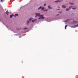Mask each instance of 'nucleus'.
I'll use <instances>...</instances> for the list:
<instances>
[{
	"instance_id": "obj_26",
	"label": "nucleus",
	"mask_w": 78,
	"mask_h": 78,
	"mask_svg": "<svg viewBox=\"0 0 78 78\" xmlns=\"http://www.w3.org/2000/svg\"><path fill=\"white\" fill-rule=\"evenodd\" d=\"M57 10H59V9H57Z\"/></svg>"
},
{
	"instance_id": "obj_2",
	"label": "nucleus",
	"mask_w": 78,
	"mask_h": 78,
	"mask_svg": "<svg viewBox=\"0 0 78 78\" xmlns=\"http://www.w3.org/2000/svg\"><path fill=\"white\" fill-rule=\"evenodd\" d=\"M78 27V24L76 25L75 26H71V28H75L76 27Z\"/></svg>"
},
{
	"instance_id": "obj_4",
	"label": "nucleus",
	"mask_w": 78,
	"mask_h": 78,
	"mask_svg": "<svg viewBox=\"0 0 78 78\" xmlns=\"http://www.w3.org/2000/svg\"><path fill=\"white\" fill-rule=\"evenodd\" d=\"M72 23H77V21L75 20L73 21V22H72Z\"/></svg>"
},
{
	"instance_id": "obj_10",
	"label": "nucleus",
	"mask_w": 78,
	"mask_h": 78,
	"mask_svg": "<svg viewBox=\"0 0 78 78\" xmlns=\"http://www.w3.org/2000/svg\"><path fill=\"white\" fill-rule=\"evenodd\" d=\"M5 14H6L7 15H8L9 14V12H8V11H6L5 12Z\"/></svg>"
},
{
	"instance_id": "obj_5",
	"label": "nucleus",
	"mask_w": 78,
	"mask_h": 78,
	"mask_svg": "<svg viewBox=\"0 0 78 78\" xmlns=\"http://www.w3.org/2000/svg\"><path fill=\"white\" fill-rule=\"evenodd\" d=\"M30 22H31V21L29 20L27 21V25H29V23H30Z\"/></svg>"
},
{
	"instance_id": "obj_16",
	"label": "nucleus",
	"mask_w": 78,
	"mask_h": 78,
	"mask_svg": "<svg viewBox=\"0 0 78 78\" xmlns=\"http://www.w3.org/2000/svg\"><path fill=\"white\" fill-rule=\"evenodd\" d=\"M67 25H66L65 26V30H66V28H67Z\"/></svg>"
},
{
	"instance_id": "obj_13",
	"label": "nucleus",
	"mask_w": 78,
	"mask_h": 78,
	"mask_svg": "<svg viewBox=\"0 0 78 78\" xmlns=\"http://www.w3.org/2000/svg\"><path fill=\"white\" fill-rule=\"evenodd\" d=\"M43 11H44V12H45V11H48V9H45Z\"/></svg>"
},
{
	"instance_id": "obj_7",
	"label": "nucleus",
	"mask_w": 78,
	"mask_h": 78,
	"mask_svg": "<svg viewBox=\"0 0 78 78\" xmlns=\"http://www.w3.org/2000/svg\"><path fill=\"white\" fill-rule=\"evenodd\" d=\"M36 20H37V19H34L33 20H32V22H35V21H36Z\"/></svg>"
},
{
	"instance_id": "obj_18",
	"label": "nucleus",
	"mask_w": 78,
	"mask_h": 78,
	"mask_svg": "<svg viewBox=\"0 0 78 78\" xmlns=\"http://www.w3.org/2000/svg\"><path fill=\"white\" fill-rule=\"evenodd\" d=\"M69 4H70V5H74V4L72 3L71 2H69Z\"/></svg>"
},
{
	"instance_id": "obj_6",
	"label": "nucleus",
	"mask_w": 78,
	"mask_h": 78,
	"mask_svg": "<svg viewBox=\"0 0 78 78\" xmlns=\"http://www.w3.org/2000/svg\"><path fill=\"white\" fill-rule=\"evenodd\" d=\"M61 1H62H62L57 0V1H55V3H58V2H61Z\"/></svg>"
},
{
	"instance_id": "obj_21",
	"label": "nucleus",
	"mask_w": 78,
	"mask_h": 78,
	"mask_svg": "<svg viewBox=\"0 0 78 78\" xmlns=\"http://www.w3.org/2000/svg\"><path fill=\"white\" fill-rule=\"evenodd\" d=\"M27 29H28V28L27 27H25V28H24V30H27Z\"/></svg>"
},
{
	"instance_id": "obj_19",
	"label": "nucleus",
	"mask_w": 78,
	"mask_h": 78,
	"mask_svg": "<svg viewBox=\"0 0 78 78\" xmlns=\"http://www.w3.org/2000/svg\"><path fill=\"white\" fill-rule=\"evenodd\" d=\"M76 8H72L73 9H76Z\"/></svg>"
},
{
	"instance_id": "obj_24",
	"label": "nucleus",
	"mask_w": 78,
	"mask_h": 78,
	"mask_svg": "<svg viewBox=\"0 0 78 78\" xmlns=\"http://www.w3.org/2000/svg\"><path fill=\"white\" fill-rule=\"evenodd\" d=\"M69 8H72V6H70V7H69Z\"/></svg>"
},
{
	"instance_id": "obj_9",
	"label": "nucleus",
	"mask_w": 78,
	"mask_h": 78,
	"mask_svg": "<svg viewBox=\"0 0 78 78\" xmlns=\"http://www.w3.org/2000/svg\"><path fill=\"white\" fill-rule=\"evenodd\" d=\"M48 8H49V9H52V8H53L52 7H50V5H49V6H48Z\"/></svg>"
},
{
	"instance_id": "obj_28",
	"label": "nucleus",
	"mask_w": 78,
	"mask_h": 78,
	"mask_svg": "<svg viewBox=\"0 0 78 78\" xmlns=\"http://www.w3.org/2000/svg\"><path fill=\"white\" fill-rule=\"evenodd\" d=\"M58 15H57V16H58Z\"/></svg>"
},
{
	"instance_id": "obj_23",
	"label": "nucleus",
	"mask_w": 78,
	"mask_h": 78,
	"mask_svg": "<svg viewBox=\"0 0 78 78\" xmlns=\"http://www.w3.org/2000/svg\"><path fill=\"white\" fill-rule=\"evenodd\" d=\"M45 5H46V4H44V6H45Z\"/></svg>"
},
{
	"instance_id": "obj_11",
	"label": "nucleus",
	"mask_w": 78,
	"mask_h": 78,
	"mask_svg": "<svg viewBox=\"0 0 78 78\" xmlns=\"http://www.w3.org/2000/svg\"><path fill=\"white\" fill-rule=\"evenodd\" d=\"M13 16H14V15H10V18H11L12 17H13Z\"/></svg>"
},
{
	"instance_id": "obj_20",
	"label": "nucleus",
	"mask_w": 78,
	"mask_h": 78,
	"mask_svg": "<svg viewBox=\"0 0 78 78\" xmlns=\"http://www.w3.org/2000/svg\"><path fill=\"white\" fill-rule=\"evenodd\" d=\"M69 20H70L68 19L65 21V22H68V21H69Z\"/></svg>"
},
{
	"instance_id": "obj_27",
	"label": "nucleus",
	"mask_w": 78,
	"mask_h": 78,
	"mask_svg": "<svg viewBox=\"0 0 78 78\" xmlns=\"http://www.w3.org/2000/svg\"><path fill=\"white\" fill-rule=\"evenodd\" d=\"M58 8H59V7H58Z\"/></svg>"
},
{
	"instance_id": "obj_14",
	"label": "nucleus",
	"mask_w": 78,
	"mask_h": 78,
	"mask_svg": "<svg viewBox=\"0 0 78 78\" xmlns=\"http://www.w3.org/2000/svg\"><path fill=\"white\" fill-rule=\"evenodd\" d=\"M33 20V18H30L29 19V21H31V20Z\"/></svg>"
},
{
	"instance_id": "obj_1",
	"label": "nucleus",
	"mask_w": 78,
	"mask_h": 78,
	"mask_svg": "<svg viewBox=\"0 0 78 78\" xmlns=\"http://www.w3.org/2000/svg\"><path fill=\"white\" fill-rule=\"evenodd\" d=\"M35 15L36 16H35V17H37V16L40 17V18H38V19H43L45 18V17H44V15H41L40 13H36L35 14Z\"/></svg>"
},
{
	"instance_id": "obj_25",
	"label": "nucleus",
	"mask_w": 78,
	"mask_h": 78,
	"mask_svg": "<svg viewBox=\"0 0 78 78\" xmlns=\"http://www.w3.org/2000/svg\"><path fill=\"white\" fill-rule=\"evenodd\" d=\"M61 12H59V13H60V14H61Z\"/></svg>"
},
{
	"instance_id": "obj_3",
	"label": "nucleus",
	"mask_w": 78,
	"mask_h": 78,
	"mask_svg": "<svg viewBox=\"0 0 78 78\" xmlns=\"http://www.w3.org/2000/svg\"><path fill=\"white\" fill-rule=\"evenodd\" d=\"M62 7V8H66V7L65 5H63Z\"/></svg>"
},
{
	"instance_id": "obj_15",
	"label": "nucleus",
	"mask_w": 78,
	"mask_h": 78,
	"mask_svg": "<svg viewBox=\"0 0 78 78\" xmlns=\"http://www.w3.org/2000/svg\"><path fill=\"white\" fill-rule=\"evenodd\" d=\"M42 7L41 6H40V7H39L38 9V10H39V9H41V8H42Z\"/></svg>"
},
{
	"instance_id": "obj_12",
	"label": "nucleus",
	"mask_w": 78,
	"mask_h": 78,
	"mask_svg": "<svg viewBox=\"0 0 78 78\" xmlns=\"http://www.w3.org/2000/svg\"><path fill=\"white\" fill-rule=\"evenodd\" d=\"M19 16V15H18V14H16L14 16V17H16V16Z\"/></svg>"
},
{
	"instance_id": "obj_8",
	"label": "nucleus",
	"mask_w": 78,
	"mask_h": 78,
	"mask_svg": "<svg viewBox=\"0 0 78 78\" xmlns=\"http://www.w3.org/2000/svg\"><path fill=\"white\" fill-rule=\"evenodd\" d=\"M70 9L67 8L66 9V11H69V10H70Z\"/></svg>"
},
{
	"instance_id": "obj_17",
	"label": "nucleus",
	"mask_w": 78,
	"mask_h": 78,
	"mask_svg": "<svg viewBox=\"0 0 78 78\" xmlns=\"http://www.w3.org/2000/svg\"><path fill=\"white\" fill-rule=\"evenodd\" d=\"M41 11H43V10H44V7H42V8H41Z\"/></svg>"
},
{
	"instance_id": "obj_22",
	"label": "nucleus",
	"mask_w": 78,
	"mask_h": 78,
	"mask_svg": "<svg viewBox=\"0 0 78 78\" xmlns=\"http://www.w3.org/2000/svg\"><path fill=\"white\" fill-rule=\"evenodd\" d=\"M2 1H3V0H1V2H2Z\"/></svg>"
}]
</instances>
